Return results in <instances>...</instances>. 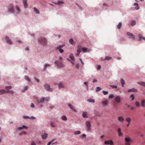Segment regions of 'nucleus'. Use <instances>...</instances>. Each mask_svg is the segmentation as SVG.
<instances>
[{
  "instance_id": "obj_1",
  "label": "nucleus",
  "mask_w": 145,
  "mask_h": 145,
  "mask_svg": "<svg viewBox=\"0 0 145 145\" xmlns=\"http://www.w3.org/2000/svg\"><path fill=\"white\" fill-rule=\"evenodd\" d=\"M12 87L10 86H7L5 87V88L7 90H6L4 89H1L0 90V95L3 94L5 93H9L11 94H12L14 92L12 91H10L8 89H10L12 88Z\"/></svg>"
},
{
  "instance_id": "obj_2",
  "label": "nucleus",
  "mask_w": 145,
  "mask_h": 145,
  "mask_svg": "<svg viewBox=\"0 0 145 145\" xmlns=\"http://www.w3.org/2000/svg\"><path fill=\"white\" fill-rule=\"evenodd\" d=\"M34 99L38 103H42L44 101H48L50 99L49 97H46L45 98L42 97L40 98V101L39 100L37 97L36 96L34 97Z\"/></svg>"
},
{
  "instance_id": "obj_3",
  "label": "nucleus",
  "mask_w": 145,
  "mask_h": 145,
  "mask_svg": "<svg viewBox=\"0 0 145 145\" xmlns=\"http://www.w3.org/2000/svg\"><path fill=\"white\" fill-rule=\"evenodd\" d=\"M39 42L41 44L46 46V45L47 42L46 38L44 37H41L38 39Z\"/></svg>"
},
{
  "instance_id": "obj_4",
  "label": "nucleus",
  "mask_w": 145,
  "mask_h": 145,
  "mask_svg": "<svg viewBox=\"0 0 145 145\" xmlns=\"http://www.w3.org/2000/svg\"><path fill=\"white\" fill-rule=\"evenodd\" d=\"M85 125L87 127V131H89L91 130V125L90 122L89 121H86Z\"/></svg>"
},
{
  "instance_id": "obj_5",
  "label": "nucleus",
  "mask_w": 145,
  "mask_h": 145,
  "mask_svg": "<svg viewBox=\"0 0 145 145\" xmlns=\"http://www.w3.org/2000/svg\"><path fill=\"white\" fill-rule=\"evenodd\" d=\"M8 11L10 12L11 13H14V12L13 5L12 4H11L10 5L8 8Z\"/></svg>"
},
{
  "instance_id": "obj_6",
  "label": "nucleus",
  "mask_w": 145,
  "mask_h": 145,
  "mask_svg": "<svg viewBox=\"0 0 145 145\" xmlns=\"http://www.w3.org/2000/svg\"><path fill=\"white\" fill-rule=\"evenodd\" d=\"M55 63L57 65V67L58 68H61L63 66V65L61 62L56 61H55Z\"/></svg>"
},
{
  "instance_id": "obj_7",
  "label": "nucleus",
  "mask_w": 145,
  "mask_h": 145,
  "mask_svg": "<svg viewBox=\"0 0 145 145\" xmlns=\"http://www.w3.org/2000/svg\"><path fill=\"white\" fill-rule=\"evenodd\" d=\"M45 89L47 90L51 91H52V89L50 87V86L48 84H45L44 85Z\"/></svg>"
},
{
  "instance_id": "obj_8",
  "label": "nucleus",
  "mask_w": 145,
  "mask_h": 145,
  "mask_svg": "<svg viewBox=\"0 0 145 145\" xmlns=\"http://www.w3.org/2000/svg\"><path fill=\"white\" fill-rule=\"evenodd\" d=\"M105 144L106 145H113V142L111 140H107L105 142Z\"/></svg>"
},
{
  "instance_id": "obj_9",
  "label": "nucleus",
  "mask_w": 145,
  "mask_h": 145,
  "mask_svg": "<svg viewBox=\"0 0 145 145\" xmlns=\"http://www.w3.org/2000/svg\"><path fill=\"white\" fill-rule=\"evenodd\" d=\"M82 51V48H81V46H78L77 47V55L78 56L80 54V53Z\"/></svg>"
},
{
  "instance_id": "obj_10",
  "label": "nucleus",
  "mask_w": 145,
  "mask_h": 145,
  "mask_svg": "<svg viewBox=\"0 0 145 145\" xmlns=\"http://www.w3.org/2000/svg\"><path fill=\"white\" fill-rule=\"evenodd\" d=\"M115 101L118 103H119L121 102V98L120 96H117L115 98Z\"/></svg>"
},
{
  "instance_id": "obj_11",
  "label": "nucleus",
  "mask_w": 145,
  "mask_h": 145,
  "mask_svg": "<svg viewBox=\"0 0 145 145\" xmlns=\"http://www.w3.org/2000/svg\"><path fill=\"white\" fill-rule=\"evenodd\" d=\"M5 39L7 43L10 44H12L11 40L9 39L8 37H5Z\"/></svg>"
},
{
  "instance_id": "obj_12",
  "label": "nucleus",
  "mask_w": 145,
  "mask_h": 145,
  "mask_svg": "<svg viewBox=\"0 0 145 145\" xmlns=\"http://www.w3.org/2000/svg\"><path fill=\"white\" fill-rule=\"evenodd\" d=\"M127 35L130 36V37H131V38L132 39H135V37L133 34H132L129 32H127Z\"/></svg>"
},
{
  "instance_id": "obj_13",
  "label": "nucleus",
  "mask_w": 145,
  "mask_h": 145,
  "mask_svg": "<svg viewBox=\"0 0 145 145\" xmlns=\"http://www.w3.org/2000/svg\"><path fill=\"white\" fill-rule=\"evenodd\" d=\"M23 2L24 7L25 8L27 7L28 4L27 3V0H23Z\"/></svg>"
},
{
  "instance_id": "obj_14",
  "label": "nucleus",
  "mask_w": 145,
  "mask_h": 145,
  "mask_svg": "<svg viewBox=\"0 0 145 145\" xmlns=\"http://www.w3.org/2000/svg\"><path fill=\"white\" fill-rule=\"evenodd\" d=\"M48 136V134H47L44 133L42 135L41 137L43 139H45L47 138Z\"/></svg>"
},
{
  "instance_id": "obj_15",
  "label": "nucleus",
  "mask_w": 145,
  "mask_h": 145,
  "mask_svg": "<svg viewBox=\"0 0 145 145\" xmlns=\"http://www.w3.org/2000/svg\"><path fill=\"white\" fill-rule=\"evenodd\" d=\"M68 106H69V107L70 108H71V109H72L74 112H77L76 110L75 109H74L73 106L71 104H68Z\"/></svg>"
},
{
  "instance_id": "obj_16",
  "label": "nucleus",
  "mask_w": 145,
  "mask_h": 145,
  "mask_svg": "<svg viewBox=\"0 0 145 145\" xmlns=\"http://www.w3.org/2000/svg\"><path fill=\"white\" fill-rule=\"evenodd\" d=\"M118 120L122 122L124 120V118L122 116H119L118 118Z\"/></svg>"
},
{
  "instance_id": "obj_17",
  "label": "nucleus",
  "mask_w": 145,
  "mask_h": 145,
  "mask_svg": "<svg viewBox=\"0 0 145 145\" xmlns=\"http://www.w3.org/2000/svg\"><path fill=\"white\" fill-rule=\"evenodd\" d=\"M69 57L73 61H75V59L74 56L72 54H71L69 55Z\"/></svg>"
},
{
  "instance_id": "obj_18",
  "label": "nucleus",
  "mask_w": 145,
  "mask_h": 145,
  "mask_svg": "<svg viewBox=\"0 0 145 145\" xmlns=\"http://www.w3.org/2000/svg\"><path fill=\"white\" fill-rule=\"evenodd\" d=\"M87 113L86 112H83L82 114V117L84 118H88V116H87Z\"/></svg>"
},
{
  "instance_id": "obj_19",
  "label": "nucleus",
  "mask_w": 145,
  "mask_h": 145,
  "mask_svg": "<svg viewBox=\"0 0 145 145\" xmlns=\"http://www.w3.org/2000/svg\"><path fill=\"white\" fill-rule=\"evenodd\" d=\"M59 88L60 89L61 88H63L64 87V85L61 83H59L58 84Z\"/></svg>"
},
{
  "instance_id": "obj_20",
  "label": "nucleus",
  "mask_w": 145,
  "mask_h": 145,
  "mask_svg": "<svg viewBox=\"0 0 145 145\" xmlns=\"http://www.w3.org/2000/svg\"><path fill=\"white\" fill-rule=\"evenodd\" d=\"M132 91L137 92V90L136 89H135L134 88H133L132 89H129L128 90V92H130Z\"/></svg>"
},
{
  "instance_id": "obj_21",
  "label": "nucleus",
  "mask_w": 145,
  "mask_h": 145,
  "mask_svg": "<svg viewBox=\"0 0 145 145\" xmlns=\"http://www.w3.org/2000/svg\"><path fill=\"white\" fill-rule=\"evenodd\" d=\"M134 6H135V8L136 10H138L139 8L138 5L137 3H135L134 4Z\"/></svg>"
},
{
  "instance_id": "obj_22",
  "label": "nucleus",
  "mask_w": 145,
  "mask_h": 145,
  "mask_svg": "<svg viewBox=\"0 0 145 145\" xmlns=\"http://www.w3.org/2000/svg\"><path fill=\"white\" fill-rule=\"evenodd\" d=\"M137 83L145 87V82H137Z\"/></svg>"
},
{
  "instance_id": "obj_23",
  "label": "nucleus",
  "mask_w": 145,
  "mask_h": 145,
  "mask_svg": "<svg viewBox=\"0 0 145 145\" xmlns=\"http://www.w3.org/2000/svg\"><path fill=\"white\" fill-rule=\"evenodd\" d=\"M27 127L26 126L24 125L22 127H18L17 129L19 130H21L22 129H27Z\"/></svg>"
},
{
  "instance_id": "obj_24",
  "label": "nucleus",
  "mask_w": 145,
  "mask_h": 145,
  "mask_svg": "<svg viewBox=\"0 0 145 145\" xmlns=\"http://www.w3.org/2000/svg\"><path fill=\"white\" fill-rule=\"evenodd\" d=\"M125 140L126 142H131L132 140H130V138L129 137H126L125 138Z\"/></svg>"
},
{
  "instance_id": "obj_25",
  "label": "nucleus",
  "mask_w": 145,
  "mask_h": 145,
  "mask_svg": "<svg viewBox=\"0 0 145 145\" xmlns=\"http://www.w3.org/2000/svg\"><path fill=\"white\" fill-rule=\"evenodd\" d=\"M126 121L128 122V123H131V120L130 118H127L125 119Z\"/></svg>"
},
{
  "instance_id": "obj_26",
  "label": "nucleus",
  "mask_w": 145,
  "mask_h": 145,
  "mask_svg": "<svg viewBox=\"0 0 145 145\" xmlns=\"http://www.w3.org/2000/svg\"><path fill=\"white\" fill-rule=\"evenodd\" d=\"M16 7L17 10V11L16 12V13L17 14L19 13L20 12V9L19 8L18 6H16Z\"/></svg>"
},
{
  "instance_id": "obj_27",
  "label": "nucleus",
  "mask_w": 145,
  "mask_h": 145,
  "mask_svg": "<svg viewBox=\"0 0 145 145\" xmlns=\"http://www.w3.org/2000/svg\"><path fill=\"white\" fill-rule=\"evenodd\" d=\"M141 105L143 107H145V100H143L141 102Z\"/></svg>"
},
{
  "instance_id": "obj_28",
  "label": "nucleus",
  "mask_w": 145,
  "mask_h": 145,
  "mask_svg": "<svg viewBox=\"0 0 145 145\" xmlns=\"http://www.w3.org/2000/svg\"><path fill=\"white\" fill-rule=\"evenodd\" d=\"M112 59V58L111 57H109V56H106V57L105 59L104 60H110L111 59Z\"/></svg>"
},
{
  "instance_id": "obj_29",
  "label": "nucleus",
  "mask_w": 145,
  "mask_h": 145,
  "mask_svg": "<svg viewBox=\"0 0 145 145\" xmlns=\"http://www.w3.org/2000/svg\"><path fill=\"white\" fill-rule=\"evenodd\" d=\"M90 103H94L95 102V101L94 99H89L87 100Z\"/></svg>"
},
{
  "instance_id": "obj_30",
  "label": "nucleus",
  "mask_w": 145,
  "mask_h": 145,
  "mask_svg": "<svg viewBox=\"0 0 145 145\" xmlns=\"http://www.w3.org/2000/svg\"><path fill=\"white\" fill-rule=\"evenodd\" d=\"M102 103L105 105H107L108 104V102L107 100H106L105 101H103Z\"/></svg>"
},
{
  "instance_id": "obj_31",
  "label": "nucleus",
  "mask_w": 145,
  "mask_h": 145,
  "mask_svg": "<svg viewBox=\"0 0 145 145\" xmlns=\"http://www.w3.org/2000/svg\"><path fill=\"white\" fill-rule=\"evenodd\" d=\"M122 25L121 23L120 22L118 24V25L117 26V28L118 29H120L121 26Z\"/></svg>"
},
{
  "instance_id": "obj_32",
  "label": "nucleus",
  "mask_w": 145,
  "mask_h": 145,
  "mask_svg": "<svg viewBox=\"0 0 145 145\" xmlns=\"http://www.w3.org/2000/svg\"><path fill=\"white\" fill-rule=\"evenodd\" d=\"M69 41L70 43H71L72 45H73L74 44V41L72 39H70Z\"/></svg>"
},
{
  "instance_id": "obj_33",
  "label": "nucleus",
  "mask_w": 145,
  "mask_h": 145,
  "mask_svg": "<svg viewBox=\"0 0 145 145\" xmlns=\"http://www.w3.org/2000/svg\"><path fill=\"white\" fill-rule=\"evenodd\" d=\"M135 104H136V106L138 107H139L140 106V103H139L137 101L136 102Z\"/></svg>"
},
{
  "instance_id": "obj_34",
  "label": "nucleus",
  "mask_w": 145,
  "mask_h": 145,
  "mask_svg": "<svg viewBox=\"0 0 145 145\" xmlns=\"http://www.w3.org/2000/svg\"><path fill=\"white\" fill-rule=\"evenodd\" d=\"M120 82L122 84H125V81L123 78L121 79L120 80Z\"/></svg>"
},
{
  "instance_id": "obj_35",
  "label": "nucleus",
  "mask_w": 145,
  "mask_h": 145,
  "mask_svg": "<svg viewBox=\"0 0 145 145\" xmlns=\"http://www.w3.org/2000/svg\"><path fill=\"white\" fill-rule=\"evenodd\" d=\"M82 51L84 52H86L87 48H83L82 49Z\"/></svg>"
},
{
  "instance_id": "obj_36",
  "label": "nucleus",
  "mask_w": 145,
  "mask_h": 145,
  "mask_svg": "<svg viewBox=\"0 0 145 145\" xmlns=\"http://www.w3.org/2000/svg\"><path fill=\"white\" fill-rule=\"evenodd\" d=\"M136 24V22L135 20H133L131 22V25L132 26H134Z\"/></svg>"
},
{
  "instance_id": "obj_37",
  "label": "nucleus",
  "mask_w": 145,
  "mask_h": 145,
  "mask_svg": "<svg viewBox=\"0 0 145 145\" xmlns=\"http://www.w3.org/2000/svg\"><path fill=\"white\" fill-rule=\"evenodd\" d=\"M35 12L37 14H39V11L36 8H33Z\"/></svg>"
},
{
  "instance_id": "obj_38",
  "label": "nucleus",
  "mask_w": 145,
  "mask_h": 145,
  "mask_svg": "<svg viewBox=\"0 0 145 145\" xmlns=\"http://www.w3.org/2000/svg\"><path fill=\"white\" fill-rule=\"evenodd\" d=\"M138 37L139 38V40H142V37H143L142 35L141 34H139Z\"/></svg>"
},
{
  "instance_id": "obj_39",
  "label": "nucleus",
  "mask_w": 145,
  "mask_h": 145,
  "mask_svg": "<svg viewBox=\"0 0 145 145\" xmlns=\"http://www.w3.org/2000/svg\"><path fill=\"white\" fill-rule=\"evenodd\" d=\"M80 133V131H75L74 132V133L75 135H78Z\"/></svg>"
},
{
  "instance_id": "obj_40",
  "label": "nucleus",
  "mask_w": 145,
  "mask_h": 145,
  "mask_svg": "<svg viewBox=\"0 0 145 145\" xmlns=\"http://www.w3.org/2000/svg\"><path fill=\"white\" fill-rule=\"evenodd\" d=\"M61 119L62 120L64 121H66L67 120V119L66 118V117L65 116H64L62 117L61 118Z\"/></svg>"
},
{
  "instance_id": "obj_41",
  "label": "nucleus",
  "mask_w": 145,
  "mask_h": 145,
  "mask_svg": "<svg viewBox=\"0 0 145 145\" xmlns=\"http://www.w3.org/2000/svg\"><path fill=\"white\" fill-rule=\"evenodd\" d=\"M110 86L112 88H117V86L113 85H110Z\"/></svg>"
},
{
  "instance_id": "obj_42",
  "label": "nucleus",
  "mask_w": 145,
  "mask_h": 145,
  "mask_svg": "<svg viewBox=\"0 0 145 145\" xmlns=\"http://www.w3.org/2000/svg\"><path fill=\"white\" fill-rule=\"evenodd\" d=\"M25 79L27 80L28 82H29L30 81V80L29 78L27 76H25Z\"/></svg>"
},
{
  "instance_id": "obj_43",
  "label": "nucleus",
  "mask_w": 145,
  "mask_h": 145,
  "mask_svg": "<svg viewBox=\"0 0 145 145\" xmlns=\"http://www.w3.org/2000/svg\"><path fill=\"white\" fill-rule=\"evenodd\" d=\"M58 49H59V50L60 53H62L63 52V50L62 49L60 48L59 47H58Z\"/></svg>"
},
{
  "instance_id": "obj_44",
  "label": "nucleus",
  "mask_w": 145,
  "mask_h": 145,
  "mask_svg": "<svg viewBox=\"0 0 145 145\" xmlns=\"http://www.w3.org/2000/svg\"><path fill=\"white\" fill-rule=\"evenodd\" d=\"M101 88L99 87H97V89L96 90V91L98 92L99 91L101 90Z\"/></svg>"
},
{
  "instance_id": "obj_45",
  "label": "nucleus",
  "mask_w": 145,
  "mask_h": 145,
  "mask_svg": "<svg viewBox=\"0 0 145 145\" xmlns=\"http://www.w3.org/2000/svg\"><path fill=\"white\" fill-rule=\"evenodd\" d=\"M50 66V64H45V67H44V70H45L46 69V68L47 67H49Z\"/></svg>"
},
{
  "instance_id": "obj_46",
  "label": "nucleus",
  "mask_w": 145,
  "mask_h": 145,
  "mask_svg": "<svg viewBox=\"0 0 145 145\" xmlns=\"http://www.w3.org/2000/svg\"><path fill=\"white\" fill-rule=\"evenodd\" d=\"M114 97V96L113 94H111L109 95V98L110 99L112 98H113Z\"/></svg>"
},
{
  "instance_id": "obj_47",
  "label": "nucleus",
  "mask_w": 145,
  "mask_h": 145,
  "mask_svg": "<svg viewBox=\"0 0 145 145\" xmlns=\"http://www.w3.org/2000/svg\"><path fill=\"white\" fill-rule=\"evenodd\" d=\"M50 125L52 127H55V125L53 123V122H51L50 123Z\"/></svg>"
},
{
  "instance_id": "obj_48",
  "label": "nucleus",
  "mask_w": 145,
  "mask_h": 145,
  "mask_svg": "<svg viewBox=\"0 0 145 145\" xmlns=\"http://www.w3.org/2000/svg\"><path fill=\"white\" fill-rule=\"evenodd\" d=\"M103 93L104 95H106L108 93V92L107 91H103Z\"/></svg>"
},
{
  "instance_id": "obj_49",
  "label": "nucleus",
  "mask_w": 145,
  "mask_h": 145,
  "mask_svg": "<svg viewBox=\"0 0 145 145\" xmlns=\"http://www.w3.org/2000/svg\"><path fill=\"white\" fill-rule=\"evenodd\" d=\"M63 2L62 1H59L57 2V5H59L61 4H63Z\"/></svg>"
},
{
  "instance_id": "obj_50",
  "label": "nucleus",
  "mask_w": 145,
  "mask_h": 145,
  "mask_svg": "<svg viewBox=\"0 0 145 145\" xmlns=\"http://www.w3.org/2000/svg\"><path fill=\"white\" fill-rule=\"evenodd\" d=\"M28 87L26 86L25 87V89L24 90H22V92H24L25 91L27 90V89Z\"/></svg>"
},
{
  "instance_id": "obj_51",
  "label": "nucleus",
  "mask_w": 145,
  "mask_h": 145,
  "mask_svg": "<svg viewBox=\"0 0 145 145\" xmlns=\"http://www.w3.org/2000/svg\"><path fill=\"white\" fill-rule=\"evenodd\" d=\"M118 135L120 136H123V133L121 132L118 133Z\"/></svg>"
},
{
  "instance_id": "obj_52",
  "label": "nucleus",
  "mask_w": 145,
  "mask_h": 145,
  "mask_svg": "<svg viewBox=\"0 0 145 145\" xmlns=\"http://www.w3.org/2000/svg\"><path fill=\"white\" fill-rule=\"evenodd\" d=\"M23 117L25 119H29L30 118L29 117L26 116H23Z\"/></svg>"
},
{
  "instance_id": "obj_53",
  "label": "nucleus",
  "mask_w": 145,
  "mask_h": 145,
  "mask_svg": "<svg viewBox=\"0 0 145 145\" xmlns=\"http://www.w3.org/2000/svg\"><path fill=\"white\" fill-rule=\"evenodd\" d=\"M131 97H132V100H133L134 99V95L133 94H132L131 95Z\"/></svg>"
},
{
  "instance_id": "obj_54",
  "label": "nucleus",
  "mask_w": 145,
  "mask_h": 145,
  "mask_svg": "<svg viewBox=\"0 0 145 145\" xmlns=\"http://www.w3.org/2000/svg\"><path fill=\"white\" fill-rule=\"evenodd\" d=\"M26 134V132H21L20 133V135H21L23 134Z\"/></svg>"
},
{
  "instance_id": "obj_55",
  "label": "nucleus",
  "mask_w": 145,
  "mask_h": 145,
  "mask_svg": "<svg viewBox=\"0 0 145 145\" xmlns=\"http://www.w3.org/2000/svg\"><path fill=\"white\" fill-rule=\"evenodd\" d=\"M35 118L33 117V116H32V117H30V118H29V119H35Z\"/></svg>"
},
{
  "instance_id": "obj_56",
  "label": "nucleus",
  "mask_w": 145,
  "mask_h": 145,
  "mask_svg": "<svg viewBox=\"0 0 145 145\" xmlns=\"http://www.w3.org/2000/svg\"><path fill=\"white\" fill-rule=\"evenodd\" d=\"M31 145H36V144L34 141H33L31 143Z\"/></svg>"
},
{
  "instance_id": "obj_57",
  "label": "nucleus",
  "mask_w": 145,
  "mask_h": 145,
  "mask_svg": "<svg viewBox=\"0 0 145 145\" xmlns=\"http://www.w3.org/2000/svg\"><path fill=\"white\" fill-rule=\"evenodd\" d=\"M79 60H80V61L81 63L83 65H84V63H83V62L82 61V59H81V58H80L79 59Z\"/></svg>"
},
{
  "instance_id": "obj_58",
  "label": "nucleus",
  "mask_w": 145,
  "mask_h": 145,
  "mask_svg": "<svg viewBox=\"0 0 145 145\" xmlns=\"http://www.w3.org/2000/svg\"><path fill=\"white\" fill-rule=\"evenodd\" d=\"M130 142H127L125 143V145H130Z\"/></svg>"
},
{
  "instance_id": "obj_59",
  "label": "nucleus",
  "mask_w": 145,
  "mask_h": 145,
  "mask_svg": "<svg viewBox=\"0 0 145 145\" xmlns=\"http://www.w3.org/2000/svg\"><path fill=\"white\" fill-rule=\"evenodd\" d=\"M31 107L32 108H33L34 107V105L33 103H32L31 105Z\"/></svg>"
},
{
  "instance_id": "obj_60",
  "label": "nucleus",
  "mask_w": 145,
  "mask_h": 145,
  "mask_svg": "<svg viewBox=\"0 0 145 145\" xmlns=\"http://www.w3.org/2000/svg\"><path fill=\"white\" fill-rule=\"evenodd\" d=\"M118 133L121 132V129L120 128H119L118 129Z\"/></svg>"
},
{
  "instance_id": "obj_61",
  "label": "nucleus",
  "mask_w": 145,
  "mask_h": 145,
  "mask_svg": "<svg viewBox=\"0 0 145 145\" xmlns=\"http://www.w3.org/2000/svg\"><path fill=\"white\" fill-rule=\"evenodd\" d=\"M101 68V66L100 65H99L98 66L97 69H98L99 70V69H100Z\"/></svg>"
},
{
  "instance_id": "obj_62",
  "label": "nucleus",
  "mask_w": 145,
  "mask_h": 145,
  "mask_svg": "<svg viewBox=\"0 0 145 145\" xmlns=\"http://www.w3.org/2000/svg\"><path fill=\"white\" fill-rule=\"evenodd\" d=\"M82 137H83V138H85L86 137V135L85 134H83V135H82Z\"/></svg>"
},
{
  "instance_id": "obj_63",
  "label": "nucleus",
  "mask_w": 145,
  "mask_h": 145,
  "mask_svg": "<svg viewBox=\"0 0 145 145\" xmlns=\"http://www.w3.org/2000/svg\"><path fill=\"white\" fill-rule=\"evenodd\" d=\"M97 80L96 79H94L93 80V82H97Z\"/></svg>"
},
{
  "instance_id": "obj_64",
  "label": "nucleus",
  "mask_w": 145,
  "mask_h": 145,
  "mask_svg": "<svg viewBox=\"0 0 145 145\" xmlns=\"http://www.w3.org/2000/svg\"><path fill=\"white\" fill-rule=\"evenodd\" d=\"M51 143L52 142L50 141L48 143L47 145H50Z\"/></svg>"
}]
</instances>
